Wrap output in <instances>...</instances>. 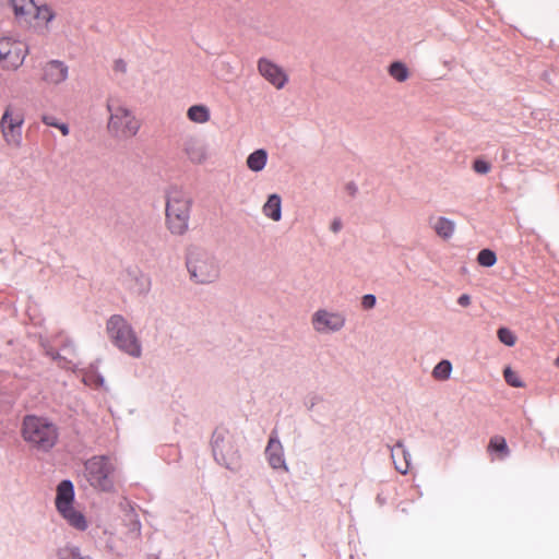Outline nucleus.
<instances>
[{
	"mask_svg": "<svg viewBox=\"0 0 559 559\" xmlns=\"http://www.w3.org/2000/svg\"><path fill=\"white\" fill-rule=\"evenodd\" d=\"M59 357V355H52V359H57Z\"/></svg>",
	"mask_w": 559,
	"mask_h": 559,
	"instance_id": "nucleus-39",
	"label": "nucleus"
},
{
	"mask_svg": "<svg viewBox=\"0 0 559 559\" xmlns=\"http://www.w3.org/2000/svg\"><path fill=\"white\" fill-rule=\"evenodd\" d=\"M345 317L338 312L320 309L312 316L313 329L319 333L336 332L345 325Z\"/></svg>",
	"mask_w": 559,
	"mask_h": 559,
	"instance_id": "nucleus-10",
	"label": "nucleus"
},
{
	"mask_svg": "<svg viewBox=\"0 0 559 559\" xmlns=\"http://www.w3.org/2000/svg\"><path fill=\"white\" fill-rule=\"evenodd\" d=\"M107 109L110 112L108 129L112 134L128 139L138 133L141 123L130 109L115 98L108 99Z\"/></svg>",
	"mask_w": 559,
	"mask_h": 559,
	"instance_id": "nucleus-5",
	"label": "nucleus"
},
{
	"mask_svg": "<svg viewBox=\"0 0 559 559\" xmlns=\"http://www.w3.org/2000/svg\"><path fill=\"white\" fill-rule=\"evenodd\" d=\"M506 382L513 388H523L524 383L521 381L519 374L513 371L510 367H507L503 371Z\"/></svg>",
	"mask_w": 559,
	"mask_h": 559,
	"instance_id": "nucleus-25",
	"label": "nucleus"
},
{
	"mask_svg": "<svg viewBox=\"0 0 559 559\" xmlns=\"http://www.w3.org/2000/svg\"><path fill=\"white\" fill-rule=\"evenodd\" d=\"M67 78L68 67L61 61H49L43 69V80L48 84H60Z\"/></svg>",
	"mask_w": 559,
	"mask_h": 559,
	"instance_id": "nucleus-12",
	"label": "nucleus"
},
{
	"mask_svg": "<svg viewBox=\"0 0 559 559\" xmlns=\"http://www.w3.org/2000/svg\"><path fill=\"white\" fill-rule=\"evenodd\" d=\"M26 53V46L22 41L0 38V64L3 69L16 70L23 64Z\"/></svg>",
	"mask_w": 559,
	"mask_h": 559,
	"instance_id": "nucleus-9",
	"label": "nucleus"
},
{
	"mask_svg": "<svg viewBox=\"0 0 559 559\" xmlns=\"http://www.w3.org/2000/svg\"><path fill=\"white\" fill-rule=\"evenodd\" d=\"M187 117L194 123H206L210 121L211 112L205 105H193L187 111Z\"/></svg>",
	"mask_w": 559,
	"mask_h": 559,
	"instance_id": "nucleus-17",
	"label": "nucleus"
},
{
	"mask_svg": "<svg viewBox=\"0 0 559 559\" xmlns=\"http://www.w3.org/2000/svg\"><path fill=\"white\" fill-rule=\"evenodd\" d=\"M269 465L276 472H288V467L283 456H267Z\"/></svg>",
	"mask_w": 559,
	"mask_h": 559,
	"instance_id": "nucleus-28",
	"label": "nucleus"
},
{
	"mask_svg": "<svg viewBox=\"0 0 559 559\" xmlns=\"http://www.w3.org/2000/svg\"><path fill=\"white\" fill-rule=\"evenodd\" d=\"M55 507L60 518L73 530L85 532L91 521L84 508L75 500L74 485L64 479L56 487Z\"/></svg>",
	"mask_w": 559,
	"mask_h": 559,
	"instance_id": "nucleus-1",
	"label": "nucleus"
},
{
	"mask_svg": "<svg viewBox=\"0 0 559 559\" xmlns=\"http://www.w3.org/2000/svg\"><path fill=\"white\" fill-rule=\"evenodd\" d=\"M35 3V0H11L15 17L27 23L31 22Z\"/></svg>",
	"mask_w": 559,
	"mask_h": 559,
	"instance_id": "nucleus-15",
	"label": "nucleus"
},
{
	"mask_svg": "<svg viewBox=\"0 0 559 559\" xmlns=\"http://www.w3.org/2000/svg\"><path fill=\"white\" fill-rule=\"evenodd\" d=\"M257 67L260 75L277 90H282L288 82L284 69L267 58H260Z\"/></svg>",
	"mask_w": 559,
	"mask_h": 559,
	"instance_id": "nucleus-11",
	"label": "nucleus"
},
{
	"mask_svg": "<svg viewBox=\"0 0 559 559\" xmlns=\"http://www.w3.org/2000/svg\"><path fill=\"white\" fill-rule=\"evenodd\" d=\"M187 267L191 278L198 284H209L219 276V267L214 258L205 251H191Z\"/></svg>",
	"mask_w": 559,
	"mask_h": 559,
	"instance_id": "nucleus-6",
	"label": "nucleus"
},
{
	"mask_svg": "<svg viewBox=\"0 0 559 559\" xmlns=\"http://www.w3.org/2000/svg\"><path fill=\"white\" fill-rule=\"evenodd\" d=\"M114 71L119 73H126L127 71V63L122 59H117L114 62Z\"/></svg>",
	"mask_w": 559,
	"mask_h": 559,
	"instance_id": "nucleus-32",
	"label": "nucleus"
},
{
	"mask_svg": "<svg viewBox=\"0 0 559 559\" xmlns=\"http://www.w3.org/2000/svg\"><path fill=\"white\" fill-rule=\"evenodd\" d=\"M191 197L179 189H170L166 200V226L174 235H183L189 228Z\"/></svg>",
	"mask_w": 559,
	"mask_h": 559,
	"instance_id": "nucleus-3",
	"label": "nucleus"
},
{
	"mask_svg": "<svg viewBox=\"0 0 559 559\" xmlns=\"http://www.w3.org/2000/svg\"><path fill=\"white\" fill-rule=\"evenodd\" d=\"M24 117L12 105H8L0 121V130L8 145L19 147L22 143V126Z\"/></svg>",
	"mask_w": 559,
	"mask_h": 559,
	"instance_id": "nucleus-8",
	"label": "nucleus"
},
{
	"mask_svg": "<svg viewBox=\"0 0 559 559\" xmlns=\"http://www.w3.org/2000/svg\"><path fill=\"white\" fill-rule=\"evenodd\" d=\"M43 121L47 126H51V127H57L58 126V122H57L56 118H53L51 116H44L43 117Z\"/></svg>",
	"mask_w": 559,
	"mask_h": 559,
	"instance_id": "nucleus-34",
	"label": "nucleus"
},
{
	"mask_svg": "<svg viewBox=\"0 0 559 559\" xmlns=\"http://www.w3.org/2000/svg\"><path fill=\"white\" fill-rule=\"evenodd\" d=\"M389 73L397 82H404L409 76L408 69L402 62H393L389 68Z\"/></svg>",
	"mask_w": 559,
	"mask_h": 559,
	"instance_id": "nucleus-21",
	"label": "nucleus"
},
{
	"mask_svg": "<svg viewBox=\"0 0 559 559\" xmlns=\"http://www.w3.org/2000/svg\"><path fill=\"white\" fill-rule=\"evenodd\" d=\"M341 228H342L341 221L340 219H334L332 225H331L332 231L337 233V231H340Z\"/></svg>",
	"mask_w": 559,
	"mask_h": 559,
	"instance_id": "nucleus-35",
	"label": "nucleus"
},
{
	"mask_svg": "<svg viewBox=\"0 0 559 559\" xmlns=\"http://www.w3.org/2000/svg\"><path fill=\"white\" fill-rule=\"evenodd\" d=\"M452 365L449 360H441L432 370L436 380L444 381L450 378Z\"/></svg>",
	"mask_w": 559,
	"mask_h": 559,
	"instance_id": "nucleus-20",
	"label": "nucleus"
},
{
	"mask_svg": "<svg viewBox=\"0 0 559 559\" xmlns=\"http://www.w3.org/2000/svg\"><path fill=\"white\" fill-rule=\"evenodd\" d=\"M55 10L47 3H35L32 11L31 22L36 21L38 25L48 27V24L55 19Z\"/></svg>",
	"mask_w": 559,
	"mask_h": 559,
	"instance_id": "nucleus-14",
	"label": "nucleus"
},
{
	"mask_svg": "<svg viewBox=\"0 0 559 559\" xmlns=\"http://www.w3.org/2000/svg\"><path fill=\"white\" fill-rule=\"evenodd\" d=\"M267 160V153L265 150L260 148L251 153L247 158V166L252 171H261Z\"/></svg>",
	"mask_w": 559,
	"mask_h": 559,
	"instance_id": "nucleus-18",
	"label": "nucleus"
},
{
	"mask_svg": "<svg viewBox=\"0 0 559 559\" xmlns=\"http://www.w3.org/2000/svg\"><path fill=\"white\" fill-rule=\"evenodd\" d=\"M454 228V223L445 217H439L433 225V229L438 236L444 239H448L453 235Z\"/></svg>",
	"mask_w": 559,
	"mask_h": 559,
	"instance_id": "nucleus-19",
	"label": "nucleus"
},
{
	"mask_svg": "<svg viewBox=\"0 0 559 559\" xmlns=\"http://www.w3.org/2000/svg\"><path fill=\"white\" fill-rule=\"evenodd\" d=\"M263 213L271 219L278 222L282 217V201L278 194H271L263 205Z\"/></svg>",
	"mask_w": 559,
	"mask_h": 559,
	"instance_id": "nucleus-16",
	"label": "nucleus"
},
{
	"mask_svg": "<svg viewBox=\"0 0 559 559\" xmlns=\"http://www.w3.org/2000/svg\"><path fill=\"white\" fill-rule=\"evenodd\" d=\"M488 451L490 452H504L507 451V442L503 437L496 436L491 438L488 444Z\"/></svg>",
	"mask_w": 559,
	"mask_h": 559,
	"instance_id": "nucleus-27",
	"label": "nucleus"
},
{
	"mask_svg": "<svg viewBox=\"0 0 559 559\" xmlns=\"http://www.w3.org/2000/svg\"><path fill=\"white\" fill-rule=\"evenodd\" d=\"M60 559H91L87 556H83L78 548H67L62 550Z\"/></svg>",
	"mask_w": 559,
	"mask_h": 559,
	"instance_id": "nucleus-30",
	"label": "nucleus"
},
{
	"mask_svg": "<svg viewBox=\"0 0 559 559\" xmlns=\"http://www.w3.org/2000/svg\"><path fill=\"white\" fill-rule=\"evenodd\" d=\"M555 366L559 368V356L555 359Z\"/></svg>",
	"mask_w": 559,
	"mask_h": 559,
	"instance_id": "nucleus-38",
	"label": "nucleus"
},
{
	"mask_svg": "<svg viewBox=\"0 0 559 559\" xmlns=\"http://www.w3.org/2000/svg\"><path fill=\"white\" fill-rule=\"evenodd\" d=\"M85 465V477L97 490L109 492L114 489V467L105 456H91Z\"/></svg>",
	"mask_w": 559,
	"mask_h": 559,
	"instance_id": "nucleus-7",
	"label": "nucleus"
},
{
	"mask_svg": "<svg viewBox=\"0 0 559 559\" xmlns=\"http://www.w3.org/2000/svg\"><path fill=\"white\" fill-rule=\"evenodd\" d=\"M56 128H58V129L61 131V133H62L63 135H68V133H69V128H68V126H67V124H64V123H58V126H57Z\"/></svg>",
	"mask_w": 559,
	"mask_h": 559,
	"instance_id": "nucleus-36",
	"label": "nucleus"
},
{
	"mask_svg": "<svg viewBox=\"0 0 559 559\" xmlns=\"http://www.w3.org/2000/svg\"><path fill=\"white\" fill-rule=\"evenodd\" d=\"M477 261L483 266H492L497 262L496 253L490 249H483L477 255Z\"/></svg>",
	"mask_w": 559,
	"mask_h": 559,
	"instance_id": "nucleus-22",
	"label": "nucleus"
},
{
	"mask_svg": "<svg viewBox=\"0 0 559 559\" xmlns=\"http://www.w3.org/2000/svg\"><path fill=\"white\" fill-rule=\"evenodd\" d=\"M111 342L122 352L133 357H140L141 344L131 325L120 314L111 316L106 324Z\"/></svg>",
	"mask_w": 559,
	"mask_h": 559,
	"instance_id": "nucleus-4",
	"label": "nucleus"
},
{
	"mask_svg": "<svg viewBox=\"0 0 559 559\" xmlns=\"http://www.w3.org/2000/svg\"><path fill=\"white\" fill-rule=\"evenodd\" d=\"M473 169L477 174L486 175L490 171L491 165L488 162H486L485 159L477 158L473 163Z\"/></svg>",
	"mask_w": 559,
	"mask_h": 559,
	"instance_id": "nucleus-29",
	"label": "nucleus"
},
{
	"mask_svg": "<svg viewBox=\"0 0 559 559\" xmlns=\"http://www.w3.org/2000/svg\"><path fill=\"white\" fill-rule=\"evenodd\" d=\"M457 304L462 307H468L471 305V296L463 294L459 297Z\"/></svg>",
	"mask_w": 559,
	"mask_h": 559,
	"instance_id": "nucleus-33",
	"label": "nucleus"
},
{
	"mask_svg": "<svg viewBox=\"0 0 559 559\" xmlns=\"http://www.w3.org/2000/svg\"><path fill=\"white\" fill-rule=\"evenodd\" d=\"M391 459L393 460L395 469L401 474H406L413 466L408 456H391Z\"/></svg>",
	"mask_w": 559,
	"mask_h": 559,
	"instance_id": "nucleus-24",
	"label": "nucleus"
},
{
	"mask_svg": "<svg viewBox=\"0 0 559 559\" xmlns=\"http://www.w3.org/2000/svg\"><path fill=\"white\" fill-rule=\"evenodd\" d=\"M274 443H275V442H274V440H273V439H271V440H270V442H269V445H267V450L273 449Z\"/></svg>",
	"mask_w": 559,
	"mask_h": 559,
	"instance_id": "nucleus-37",
	"label": "nucleus"
},
{
	"mask_svg": "<svg viewBox=\"0 0 559 559\" xmlns=\"http://www.w3.org/2000/svg\"><path fill=\"white\" fill-rule=\"evenodd\" d=\"M22 436L38 450L49 451L59 439V429L47 417L27 415L22 423Z\"/></svg>",
	"mask_w": 559,
	"mask_h": 559,
	"instance_id": "nucleus-2",
	"label": "nucleus"
},
{
	"mask_svg": "<svg viewBox=\"0 0 559 559\" xmlns=\"http://www.w3.org/2000/svg\"><path fill=\"white\" fill-rule=\"evenodd\" d=\"M183 152L193 164H203L207 158L205 146L195 138H190L185 141Z\"/></svg>",
	"mask_w": 559,
	"mask_h": 559,
	"instance_id": "nucleus-13",
	"label": "nucleus"
},
{
	"mask_svg": "<svg viewBox=\"0 0 559 559\" xmlns=\"http://www.w3.org/2000/svg\"><path fill=\"white\" fill-rule=\"evenodd\" d=\"M217 464L231 471L236 472L240 468L238 456H216Z\"/></svg>",
	"mask_w": 559,
	"mask_h": 559,
	"instance_id": "nucleus-23",
	"label": "nucleus"
},
{
	"mask_svg": "<svg viewBox=\"0 0 559 559\" xmlns=\"http://www.w3.org/2000/svg\"><path fill=\"white\" fill-rule=\"evenodd\" d=\"M497 335L499 341L507 346H513L516 342V337L513 332L507 328H500Z\"/></svg>",
	"mask_w": 559,
	"mask_h": 559,
	"instance_id": "nucleus-26",
	"label": "nucleus"
},
{
	"mask_svg": "<svg viewBox=\"0 0 559 559\" xmlns=\"http://www.w3.org/2000/svg\"><path fill=\"white\" fill-rule=\"evenodd\" d=\"M376 305V297L371 294L365 295L361 299V306L365 309H371Z\"/></svg>",
	"mask_w": 559,
	"mask_h": 559,
	"instance_id": "nucleus-31",
	"label": "nucleus"
}]
</instances>
